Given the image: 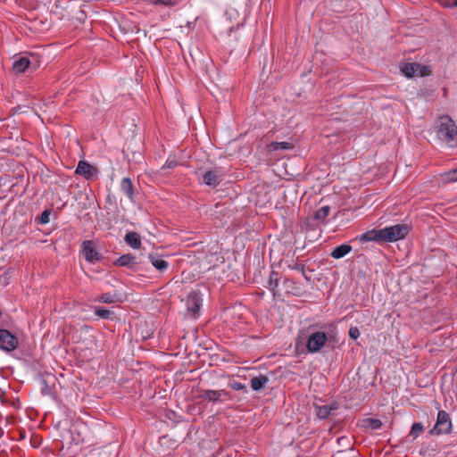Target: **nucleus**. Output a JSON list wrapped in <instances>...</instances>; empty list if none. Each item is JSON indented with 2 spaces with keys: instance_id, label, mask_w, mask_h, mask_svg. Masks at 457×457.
<instances>
[{
  "instance_id": "25",
  "label": "nucleus",
  "mask_w": 457,
  "mask_h": 457,
  "mask_svg": "<svg viewBox=\"0 0 457 457\" xmlns=\"http://www.w3.org/2000/svg\"><path fill=\"white\" fill-rule=\"evenodd\" d=\"M153 5L161 7H173L178 4L179 0H147Z\"/></svg>"
},
{
  "instance_id": "16",
  "label": "nucleus",
  "mask_w": 457,
  "mask_h": 457,
  "mask_svg": "<svg viewBox=\"0 0 457 457\" xmlns=\"http://www.w3.org/2000/svg\"><path fill=\"white\" fill-rule=\"evenodd\" d=\"M120 190L126 195V196L131 201L134 202V186L132 181L129 178H124L120 181Z\"/></svg>"
},
{
  "instance_id": "17",
  "label": "nucleus",
  "mask_w": 457,
  "mask_h": 457,
  "mask_svg": "<svg viewBox=\"0 0 457 457\" xmlns=\"http://www.w3.org/2000/svg\"><path fill=\"white\" fill-rule=\"evenodd\" d=\"M124 241L133 249H139L141 247V237L137 232H128L124 237Z\"/></svg>"
},
{
  "instance_id": "7",
  "label": "nucleus",
  "mask_w": 457,
  "mask_h": 457,
  "mask_svg": "<svg viewBox=\"0 0 457 457\" xmlns=\"http://www.w3.org/2000/svg\"><path fill=\"white\" fill-rule=\"evenodd\" d=\"M360 242H378L382 243L384 241L383 228H374L371 230H368L358 237Z\"/></svg>"
},
{
  "instance_id": "3",
  "label": "nucleus",
  "mask_w": 457,
  "mask_h": 457,
  "mask_svg": "<svg viewBox=\"0 0 457 457\" xmlns=\"http://www.w3.org/2000/svg\"><path fill=\"white\" fill-rule=\"evenodd\" d=\"M409 233V226L406 224H396L383 228L384 241L395 242L404 238Z\"/></svg>"
},
{
  "instance_id": "10",
  "label": "nucleus",
  "mask_w": 457,
  "mask_h": 457,
  "mask_svg": "<svg viewBox=\"0 0 457 457\" xmlns=\"http://www.w3.org/2000/svg\"><path fill=\"white\" fill-rule=\"evenodd\" d=\"M83 254L87 262H93L99 260V253L96 249L95 244L90 240L83 242Z\"/></svg>"
},
{
  "instance_id": "13",
  "label": "nucleus",
  "mask_w": 457,
  "mask_h": 457,
  "mask_svg": "<svg viewBox=\"0 0 457 457\" xmlns=\"http://www.w3.org/2000/svg\"><path fill=\"white\" fill-rule=\"evenodd\" d=\"M137 264L138 262L137 261V257L130 253L123 254L114 262V265L119 267L133 268L135 265Z\"/></svg>"
},
{
  "instance_id": "14",
  "label": "nucleus",
  "mask_w": 457,
  "mask_h": 457,
  "mask_svg": "<svg viewBox=\"0 0 457 457\" xmlns=\"http://www.w3.org/2000/svg\"><path fill=\"white\" fill-rule=\"evenodd\" d=\"M30 65V60L26 56H21L12 62V71L16 74L24 72Z\"/></svg>"
},
{
  "instance_id": "1",
  "label": "nucleus",
  "mask_w": 457,
  "mask_h": 457,
  "mask_svg": "<svg viewBox=\"0 0 457 457\" xmlns=\"http://www.w3.org/2000/svg\"><path fill=\"white\" fill-rule=\"evenodd\" d=\"M435 130L441 142L449 147H457V127L450 116L439 117Z\"/></svg>"
},
{
  "instance_id": "8",
  "label": "nucleus",
  "mask_w": 457,
  "mask_h": 457,
  "mask_svg": "<svg viewBox=\"0 0 457 457\" xmlns=\"http://www.w3.org/2000/svg\"><path fill=\"white\" fill-rule=\"evenodd\" d=\"M75 172L86 179H89L96 175L97 169L87 161H79Z\"/></svg>"
},
{
  "instance_id": "33",
  "label": "nucleus",
  "mask_w": 457,
  "mask_h": 457,
  "mask_svg": "<svg viewBox=\"0 0 457 457\" xmlns=\"http://www.w3.org/2000/svg\"><path fill=\"white\" fill-rule=\"evenodd\" d=\"M177 165V162L175 161H167L164 164L163 168L172 169Z\"/></svg>"
},
{
  "instance_id": "31",
  "label": "nucleus",
  "mask_w": 457,
  "mask_h": 457,
  "mask_svg": "<svg viewBox=\"0 0 457 457\" xmlns=\"http://www.w3.org/2000/svg\"><path fill=\"white\" fill-rule=\"evenodd\" d=\"M229 386L236 391L245 390V385L237 381L231 382Z\"/></svg>"
},
{
  "instance_id": "20",
  "label": "nucleus",
  "mask_w": 457,
  "mask_h": 457,
  "mask_svg": "<svg viewBox=\"0 0 457 457\" xmlns=\"http://www.w3.org/2000/svg\"><path fill=\"white\" fill-rule=\"evenodd\" d=\"M279 278H280V276H279L278 272H277L275 270L270 271L267 287L269 290L272 291L274 295H276L275 290L278 287V284H279Z\"/></svg>"
},
{
  "instance_id": "30",
  "label": "nucleus",
  "mask_w": 457,
  "mask_h": 457,
  "mask_svg": "<svg viewBox=\"0 0 457 457\" xmlns=\"http://www.w3.org/2000/svg\"><path fill=\"white\" fill-rule=\"evenodd\" d=\"M445 179L448 181H457V168L445 173Z\"/></svg>"
},
{
  "instance_id": "24",
  "label": "nucleus",
  "mask_w": 457,
  "mask_h": 457,
  "mask_svg": "<svg viewBox=\"0 0 457 457\" xmlns=\"http://www.w3.org/2000/svg\"><path fill=\"white\" fill-rule=\"evenodd\" d=\"M200 308L201 303L197 297L193 296L192 298L187 300V310L194 315L198 314Z\"/></svg>"
},
{
  "instance_id": "23",
  "label": "nucleus",
  "mask_w": 457,
  "mask_h": 457,
  "mask_svg": "<svg viewBox=\"0 0 457 457\" xmlns=\"http://www.w3.org/2000/svg\"><path fill=\"white\" fill-rule=\"evenodd\" d=\"M96 301L102 303H115L119 301L116 294L104 293L97 296Z\"/></svg>"
},
{
  "instance_id": "26",
  "label": "nucleus",
  "mask_w": 457,
  "mask_h": 457,
  "mask_svg": "<svg viewBox=\"0 0 457 457\" xmlns=\"http://www.w3.org/2000/svg\"><path fill=\"white\" fill-rule=\"evenodd\" d=\"M423 429L424 427L420 422H415L411 426L409 436H411L413 439H416L421 434Z\"/></svg>"
},
{
  "instance_id": "22",
  "label": "nucleus",
  "mask_w": 457,
  "mask_h": 457,
  "mask_svg": "<svg viewBox=\"0 0 457 457\" xmlns=\"http://www.w3.org/2000/svg\"><path fill=\"white\" fill-rule=\"evenodd\" d=\"M96 315H97L101 319L104 320H114L115 314L112 311L107 310L105 308L96 306L94 309Z\"/></svg>"
},
{
  "instance_id": "29",
  "label": "nucleus",
  "mask_w": 457,
  "mask_h": 457,
  "mask_svg": "<svg viewBox=\"0 0 457 457\" xmlns=\"http://www.w3.org/2000/svg\"><path fill=\"white\" fill-rule=\"evenodd\" d=\"M366 422L368 427L371 428L372 429H379L382 427L381 420L377 419H369Z\"/></svg>"
},
{
  "instance_id": "15",
  "label": "nucleus",
  "mask_w": 457,
  "mask_h": 457,
  "mask_svg": "<svg viewBox=\"0 0 457 457\" xmlns=\"http://www.w3.org/2000/svg\"><path fill=\"white\" fill-rule=\"evenodd\" d=\"M316 416L320 420H326L331 414V412L337 410V404L333 403L330 405H315Z\"/></svg>"
},
{
  "instance_id": "21",
  "label": "nucleus",
  "mask_w": 457,
  "mask_h": 457,
  "mask_svg": "<svg viewBox=\"0 0 457 457\" xmlns=\"http://www.w3.org/2000/svg\"><path fill=\"white\" fill-rule=\"evenodd\" d=\"M330 212V208L328 205L320 207L313 214V220L319 223H322L326 220Z\"/></svg>"
},
{
  "instance_id": "6",
  "label": "nucleus",
  "mask_w": 457,
  "mask_h": 457,
  "mask_svg": "<svg viewBox=\"0 0 457 457\" xmlns=\"http://www.w3.org/2000/svg\"><path fill=\"white\" fill-rule=\"evenodd\" d=\"M19 345V339L16 336L12 334L9 330L0 328V349L10 353L17 349Z\"/></svg>"
},
{
  "instance_id": "27",
  "label": "nucleus",
  "mask_w": 457,
  "mask_h": 457,
  "mask_svg": "<svg viewBox=\"0 0 457 457\" xmlns=\"http://www.w3.org/2000/svg\"><path fill=\"white\" fill-rule=\"evenodd\" d=\"M272 150H291L294 148V145L290 142H274L271 144Z\"/></svg>"
},
{
  "instance_id": "9",
  "label": "nucleus",
  "mask_w": 457,
  "mask_h": 457,
  "mask_svg": "<svg viewBox=\"0 0 457 457\" xmlns=\"http://www.w3.org/2000/svg\"><path fill=\"white\" fill-rule=\"evenodd\" d=\"M222 177L223 174L218 170H208L203 175L202 180L205 185L215 187L221 182Z\"/></svg>"
},
{
  "instance_id": "34",
  "label": "nucleus",
  "mask_w": 457,
  "mask_h": 457,
  "mask_svg": "<svg viewBox=\"0 0 457 457\" xmlns=\"http://www.w3.org/2000/svg\"><path fill=\"white\" fill-rule=\"evenodd\" d=\"M443 4L446 5V6H449V7H453V6H456L457 5V0H452V1H447L445 3H443Z\"/></svg>"
},
{
  "instance_id": "28",
  "label": "nucleus",
  "mask_w": 457,
  "mask_h": 457,
  "mask_svg": "<svg viewBox=\"0 0 457 457\" xmlns=\"http://www.w3.org/2000/svg\"><path fill=\"white\" fill-rule=\"evenodd\" d=\"M50 215H51L50 210H45L38 217L39 223L43 224V225L49 223Z\"/></svg>"
},
{
  "instance_id": "2",
  "label": "nucleus",
  "mask_w": 457,
  "mask_h": 457,
  "mask_svg": "<svg viewBox=\"0 0 457 457\" xmlns=\"http://www.w3.org/2000/svg\"><path fill=\"white\" fill-rule=\"evenodd\" d=\"M328 341V335L324 331H312L310 332L306 348L310 353H315L321 350Z\"/></svg>"
},
{
  "instance_id": "5",
  "label": "nucleus",
  "mask_w": 457,
  "mask_h": 457,
  "mask_svg": "<svg viewBox=\"0 0 457 457\" xmlns=\"http://www.w3.org/2000/svg\"><path fill=\"white\" fill-rule=\"evenodd\" d=\"M198 398L211 403L223 402L225 399L230 398V393L224 389H201L199 391Z\"/></svg>"
},
{
  "instance_id": "11",
  "label": "nucleus",
  "mask_w": 457,
  "mask_h": 457,
  "mask_svg": "<svg viewBox=\"0 0 457 457\" xmlns=\"http://www.w3.org/2000/svg\"><path fill=\"white\" fill-rule=\"evenodd\" d=\"M148 260L152 265L160 272L163 273L169 269V263L158 253H149Z\"/></svg>"
},
{
  "instance_id": "32",
  "label": "nucleus",
  "mask_w": 457,
  "mask_h": 457,
  "mask_svg": "<svg viewBox=\"0 0 457 457\" xmlns=\"http://www.w3.org/2000/svg\"><path fill=\"white\" fill-rule=\"evenodd\" d=\"M349 337L357 339L360 337V331L357 327H351L349 329Z\"/></svg>"
},
{
  "instance_id": "35",
  "label": "nucleus",
  "mask_w": 457,
  "mask_h": 457,
  "mask_svg": "<svg viewBox=\"0 0 457 457\" xmlns=\"http://www.w3.org/2000/svg\"><path fill=\"white\" fill-rule=\"evenodd\" d=\"M293 269L304 272V266L303 264H295Z\"/></svg>"
},
{
  "instance_id": "18",
  "label": "nucleus",
  "mask_w": 457,
  "mask_h": 457,
  "mask_svg": "<svg viewBox=\"0 0 457 457\" xmlns=\"http://www.w3.org/2000/svg\"><path fill=\"white\" fill-rule=\"evenodd\" d=\"M268 382L269 378L267 376L260 375L258 377H253L251 378L250 386L253 391H261L265 387Z\"/></svg>"
},
{
  "instance_id": "4",
  "label": "nucleus",
  "mask_w": 457,
  "mask_h": 457,
  "mask_svg": "<svg viewBox=\"0 0 457 457\" xmlns=\"http://www.w3.org/2000/svg\"><path fill=\"white\" fill-rule=\"evenodd\" d=\"M452 429V421L449 414L445 411H439L435 426L429 431L430 435L439 436L442 434H447Z\"/></svg>"
},
{
  "instance_id": "12",
  "label": "nucleus",
  "mask_w": 457,
  "mask_h": 457,
  "mask_svg": "<svg viewBox=\"0 0 457 457\" xmlns=\"http://www.w3.org/2000/svg\"><path fill=\"white\" fill-rule=\"evenodd\" d=\"M423 68L419 63H406L402 67L401 71L407 78H411L414 75H423Z\"/></svg>"
},
{
  "instance_id": "19",
  "label": "nucleus",
  "mask_w": 457,
  "mask_h": 457,
  "mask_svg": "<svg viewBox=\"0 0 457 457\" xmlns=\"http://www.w3.org/2000/svg\"><path fill=\"white\" fill-rule=\"evenodd\" d=\"M352 251V246L347 244H343L336 248L331 252L330 255L334 259H340L345 257L346 254H348Z\"/></svg>"
}]
</instances>
